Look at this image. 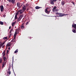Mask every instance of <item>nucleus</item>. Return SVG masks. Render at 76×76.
Wrapping results in <instances>:
<instances>
[{
    "instance_id": "nucleus-22",
    "label": "nucleus",
    "mask_w": 76,
    "mask_h": 76,
    "mask_svg": "<svg viewBox=\"0 0 76 76\" xmlns=\"http://www.w3.org/2000/svg\"><path fill=\"white\" fill-rule=\"evenodd\" d=\"M2 61H3V59L2 58H0V63H1Z\"/></svg>"
},
{
    "instance_id": "nucleus-39",
    "label": "nucleus",
    "mask_w": 76,
    "mask_h": 76,
    "mask_svg": "<svg viewBox=\"0 0 76 76\" xmlns=\"http://www.w3.org/2000/svg\"><path fill=\"white\" fill-rule=\"evenodd\" d=\"M59 1H61V0H59Z\"/></svg>"
},
{
    "instance_id": "nucleus-11",
    "label": "nucleus",
    "mask_w": 76,
    "mask_h": 76,
    "mask_svg": "<svg viewBox=\"0 0 76 76\" xmlns=\"http://www.w3.org/2000/svg\"><path fill=\"white\" fill-rule=\"evenodd\" d=\"M18 15V13H17L16 12L15 16V19H18V17H17V16Z\"/></svg>"
},
{
    "instance_id": "nucleus-30",
    "label": "nucleus",
    "mask_w": 76,
    "mask_h": 76,
    "mask_svg": "<svg viewBox=\"0 0 76 76\" xmlns=\"http://www.w3.org/2000/svg\"><path fill=\"white\" fill-rule=\"evenodd\" d=\"M3 45L1 43L0 44V48H1V46H3Z\"/></svg>"
},
{
    "instance_id": "nucleus-6",
    "label": "nucleus",
    "mask_w": 76,
    "mask_h": 76,
    "mask_svg": "<svg viewBox=\"0 0 76 76\" xmlns=\"http://www.w3.org/2000/svg\"><path fill=\"white\" fill-rule=\"evenodd\" d=\"M48 8H46L45 9V13H47V14L48 15V14L50 13V12L49 11H48V10H48Z\"/></svg>"
},
{
    "instance_id": "nucleus-18",
    "label": "nucleus",
    "mask_w": 76,
    "mask_h": 76,
    "mask_svg": "<svg viewBox=\"0 0 76 76\" xmlns=\"http://www.w3.org/2000/svg\"><path fill=\"white\" fill-rule=\"evenodd\" d=\"M5 56V50H4L3 53V56L4 57Z\"/></svg>"
},
{
    "instance_id": "nucleus-14",
    "label": "nucleus",
    "mask_w": 76,
    "mask_h": 76,
    "mask_svg": "<svg viewBox=\"0 0 76 76\" xmlns=\"http://www.w3.org/2000/svg\"><path fill=\"white\" fill-rule=\"evenodd\" d=\"M54 1H53V0H50V3L52 4H54Z\"/></svg>"
},
{
    "instance_id": "nucleus-1",
    "label": "nucleus",
    "mask_w": 76,
    "mask_h": 76,
    "mask_svg": "<svg viewBox=\"0 0 76 76\" xmlns=\"http://www.w3.org/2000/svg\"><path fill=\"white\" fill-rule=\"evenodd\" d=\"M56 14L57 15H58V16H57L58 17H61L62 16H64V14H63L62 13H58V12H57L56 13Z\"/></svg>"
},
{
    "instance_id": "nucleus-33",
    "label": "nucleus",
    "mask_w": 76,
    "mask_h": 76,
    "mask_svg": "<svg viewBox=\"0 0 76 76\" xmlns=\"http://www.w3.org/2000/svg\"><path fill=\"white\" fill-rule=\"evenodd\" d=\"M8 53H9V50H7V54Z\"/></svg>"
},
{
    "instance_id": "nucleus-10",
    "label": "nucleus",
    "mask_w": 76,
    "mask_h": 76,
    "mask_svg": "<svg viewBox=\"0 0 76 76\" xmlns=\"http://www.w3.org/2000/svg\"><path fill=\"white\" fill-rule=\"evenodd\" d=\"M6 62H3V64H2V68L4 67V66H5V65H6Z\"/></svg>"
},
{
    "instance_id": "nucleus-31",
    "label": "nucleus",
    "mask_w": 76,
    "mask_h": 76,
    "mask_svg": "<svg viewBox=\"0 0 76 76\" xmlns=\"http://www.w3.org/2000/svg\"><path fill=\"white\" fill-rule=\"evenodd\" d=\"M28 23H29V22H28L26 23V25H28Z\"/></svg>"
},
{
    "instance_id": "nucleus-26",
    "label": "nucleus",
    "mask_w": 76,
    "mask_h": 76,
    "mask_svg": "<svg viewBox=\"0 0 76 76\" xmlns=\"http://www.w3.org/2000/svg\"><path fill=\"white\" fill-rule=\"evenodd\" d=\"M72 32L74 33H76V30L75 29L72 31Z\"/></svg>"
},
{
    "instance_id": "nucleus-34",
    "label": "nucleus",
    "mask_w": 76,
    "mask_h": 76,
    "mask_svg": "<svg viewBox=\"0 0 76 76\" xmlns=\"http://www.w3.org/2000/svg\"><path fill=\"white\" fill-rule=\"evenodd\" d=\"M9 29H11V26H10L9 28Z\"/></svg>"
},
{
    "instance_id": "nucleus-36",
    "label": "nucleus",
    "mask_w": 76,
    "mask_h": 76,
    "mask_svg": "<svg viewBox=\"0 0 76 76\" xmlns=\"http://www.w3.org/2000/svg\"><path fill=\"white\" fill-rule=\"evenodd\" d=\"M8 50H10V47L8 48Z\"/></svg>"
},
{
    "instance_id": "nucleus-16",
    "label": "nucleus",
    "mask_w": 76,
    "mask_h": 76,
    "mask_svg": "<svg viewBox=\"0 0 76 76\" xmlns=\"http://www.w3.org/2000/svg\"><path fill=\"white\" fill-rule=\"evenodd\" d=\"M57 8V7L55 6L53 9V11H55V10Z\"/></svg>"
},
{
    "instance_id": "nucleus-2",
    "label": "nucleus",
    "mask_w": 76,
    "mask_h": 76,
    "mask_svg": "<svg viewBox=\"0 0 76 76\" xmlns=\"http://www.w3.org/2000/svg\"><path fill=\"white\" fill-rule=\"evenodd\" d=\"M24 12V11L23 10H20L18 11V12H17L18 14H21V13H23Z\"/></svg>"
},
{
    "instance_id": "nucleus-27",
    "label": "nucleus",
    "mask_w": 76,
    "mask_h": 76,
    "mask_svg": "<svg viewBox=\"0 0 76 76\" xmlns=\"http://www.w3.org/2000/svg\"><path fill=\"white\" fill-rule=\"evenodd\" d=\"M6 41H5L4 42H3V43H1V44L3 45H4V44H5Z\"/></svg>"
},
{
    "instance_id": "nucleus-25",
    "label": "nucleus",
    "mask_w": 76,
    "mask_h": 76,
    "mask_svg": "<svg viewBox=\"0 0 76 76\" xmlns=\"http://www.w3.org/2000/svg\"><path fill=\"white\" fill-rule=\"evenodd\" d=\"M18 49H17L14 52V53H18Z\"/></svg>"
},
{
    "instance_id": "nucleus-32",
    "label": "nucleus",
    "mask_w": 76,
    "mask_h": 76,
    "mask_svg": "<svg viewBox=\"0 0 76 76\" xmlns=\"http://www.w3.org/2000/svg\"><path fill=\"white\" fill-rule=\"evenodd\" d=\"M52 1L54 2L57 1V0H52Z\"/></svg>"
},
{
    "instance_id": "nucleus-29",
    "label": "nucleus",
    "mask_w": 76,
    "mask_h": 76,
    "mask_svg": "<svg viewBox=\"0 0 76 76\" xmlns=\"http://www.w3.org/2000/svg\"><path fill=\"white\" fill-rule=\"evenodd\" d=\"M21 28H22V29H23V28H24V27L23 26L21 25Z\"/></svg>"
},
{
    "instance_id": "nucleus-20",
    "label": "nucleus",
    "mask_w": 76,
    "mask_h": 76,
    "mask_svg": "<svg viewBox=\"0 0 76 76\" xmlns=\"http://www.w3.org/2000/svg\"><path fill=\"white\" fill-rule=\"evenodd\" d=\"M3 59L4 61H6V57H4Z\"/></svg>"
},
{
    "instance_id": "nucleus-5",
    "label": "nucleus",
    "mask_w": 76,
    "mask_h": 76,
    "mask_svg": "<svg viewBox=\"0 0 76 76\" xmlns=\"http://www.w3.org/2000/svg\"><path fill=\"white\" fill-rule=\"evenodd\" d=\"M23 18V15H21L20 16L19 18L18 19V21H19V20H20L21 19Z\"/></svg>"
},
{
    "instance_id": "nucleus-19",
    "label": "nucleus",
    "mask_w": 76,
    "mask_h": 76,
    "mask_svg": "<svg viewBox=\"0 0 76 76\" xmlns=\"http://www.w3.org/2000/svg\"><path fill=\"white\" fill-rule=\"evenodd\" d=\"M7 74H9V75H10L11 74V72H10V71H8L7 72Z\"/></svg>"
},
{
    "instance_id": "nucleus-4",
    "label": "nucleus",
    "mask_w": 76,
    "mask_h": 76,
    "mask_svg": "<svg viewBox=\"0 0 76 76\" xmlns=\"http://www.w3.org/2000/svg\"><path fill=\"white\" fill-rule=\"evenodd\" d=\"M10 3H11L12 4H14L15 2V0H7Z\"/></svg>"
},
{
    "instance_id": "nucleus-13",
    "label": "nucleus",
    "mask_w": 76,
    "mask_h": 76,
    "mask_svg": "<svg viewBox=\"0 0 76 76\" xmlns=\"http://www.w3.org/2000/svg\"><path fill=\"white\" fill-rule=\"evenodd\" d=\"M40 8H42V7H39L38 6H37L35 7L36 9H40Z\"/></svg>"
},
{
    "instance_id": "nucleus-38",
    "label": "nucleus",
    "mask_w": 76,
    "mask_h": 76,
    "mask_svg": "<svg viewBox=\"0 0 76 76\" xmlns=\"http://www.w3.org/2000/svg\"><path fill=\"white\" fill-rule=\"evenodd\" d=\"M11 35H12V34L10 35V36H11Z\"/></svg>"
},
{
    "instance_id": "nucleus-28",
    "label": "nucleus",
    "mask_w": 76,
    "mask_h": 76,
    "mask_svg": "<svg viewBox=\"0 0 76 76\" xmlns=\"http://www.w3.org/2000/svg\"><path fill=\"white\" fill-rule=\"evenodd\" d=\"M53 12H58V10H55V11H53Z\"/></svg>"
},
{
    "instance_id": "nucleus-15",
    "label": "nucleus",
    "mask_w": 76,
    "mask_h": 76,
    "mask_svg": "<svg viewBox=\"0 0 76 76\" xmlns=\"http://www.w3.org/2000/svg\"><path fill=\"white\" fill-rule=\"evenodd\" d=\"M65 4V2H64V1H62L61 3V4H62V6L64 5Z\"/></svg>"
},
{
    "instance_id": "nucleus-8",
    "label": "nucleus",
    "mask_w": 76,
    "mask_h": 76,
    "mask_svg": "<svg viewBox=\"0 0 76 76\" xmlns=\"http://www.w3.org/2000/svg\"><path fill=\"white\" fill-rule=\"evenodd\" d=\"M26 7L25 6H24V7H23L22 10H23L24 12H25L26 10Z\"/></svg>"
},
{
    "instance_id": "nucleus-9",
    "label": "nucleus",
    "mask_w": 76,
    "mask_h": 76,
    "mask_svg": "<svg viewBox=\"0 0 76 76\" xmlns=\"http://www.w3.org/2000/svg\"><path fill=\"white\" fill-rule=\"evenodd\" d=\"M11 43L10 42L8 43L7 45V47H10L11 46Z\"/></svg>"
},
{
    "instance_id": "nucleus-24",
    "label": "nucleus",
    "mask_w": 76,
    "mask_h": 76,
    "mask_svg": "<svg viewBox=\"0 0 76 76\" xmlns=\"http://www.w3.org/2000/svg\"><path fill=\"white\" fill-rule=\"evenodd\" d=\"M3 39H7V37H5L3 38Z\"/></svg>"
},
{
    "instance_id": "nucleus-23",
    "label": "nucleus",
    "mask_w": 76,
    "mask_h": 76,
    "mask_svg": "<svg viewBox=\"0 0 76 76\" xmlns=\"http://www.w3.org/2000/svg\"><path fill=\"white\" fill-rule=\"evenodd\" d=\"M0 24L1 25H4V23H3V22L1 21H0Z\"/></svg>"
},
{
    "instance_id": "nucleus-21",
    "label": "nucleus",
    "mask_w": 76,
    "mask_h": 76,
    "mask_svg": "<svg viewBox=\"0 0 76 76\" xmlns=\"http://www.w3.org/2000/svg\"><path fill=\"white\" fill-rule=\"evenodd\" d=\"M12 32H13V29H12L10 32V33L11 34H12Z\"/></svg>"
},
{
    "instance_id": "nucleus-12",
    "label": "nucleus",
    "mask_w": 76,
    "mask_h": 76,
    "mask_svg": "<svg viewBox=\"0 0 76 76\" xmlns=\"http://www.w3.org/2000/svg\"><path fill=\"white\" fill-rule=\"evenodd\" d=\"M16 24V22H14L12 23V26H14Z\"/></svg>"
},
{
    "instance_id": "nucleus-37",
    "label": "nucleus",
    "mask_w": 76,
    "mask_h": 76,
    "mask_svg": "<svg viewBox=\"0 0 76 76\" xmlns=\"http://www.w3.org/2000/svg\"><path fill=\"white\" fill-rule=\"evenodd\" d=\"M5 16H6V15H5L3 16V17H5Z\"/></svg>"
},
{
    "instance_id": "nucleus-35",
    "label": "nucleus",
    "mask_w": 76,
    "mask_h": 76,
    "mask_svg": "<svg viewBox=\"0 0 76 76\" xmlns=\"http://www.w3.org/2000/svg\"><path fill=\"white\" fill-rule=\"evenodd\" d=\"M72 3L74 4V5H75V3H74V2H72Z\"/></svg>"
},
{
    "instance_id": "nucleus-17",
    "label": "nucleus",
    "mask_w": 76,
    "mask_h": 76,
    "mask_svg": "<svg viewBox=\"0 0 76 76\" xmlns=\"http://www.w3.org/2000/svg\"><path fill=\"white\" fill-rule=\"evenodd\" d=\"M17 6H18V7H20V3L19 2H18L17 3Z\"/></svg>"
},
{
    "instance_id": "nucleus-7",
    "label": "nucleus",
    "mask_w": 76,
    "mask_h": 76,
    "mask_svg": "<svg viewBox=\"0 0 76 76\" xmlns=\"http://www.w3.org/2000/svg\"><path fill=\"white\" fill-rule=\"evenodd\" d=\"M1 12H2L4 9V7L3 5H1L0 7Z\"/></svg>"
},
{
    "instance_id": "nucleus-3",
    "label": "nucleus",
    "mask_w": 76,
    "mask_h": 76,
    "mask_svg": "<svg viewBox=\"0 0 76 76\" xmlns=\"http://www.w3.org/2000/svg\"><path fill=\"white\" fill-rule=\"evenodd\" d=\"M16 34L15 33L14 36V39L12 40L11 42H15V39L16 38Z\"/></svg>"
}]
</instances>
